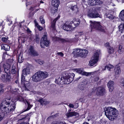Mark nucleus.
<instances>
[{
	"label": "nucleus",
	"mask_w": 124,
	"mask_h": 124,
	"mask_svg": "<svg viewBox=\"0 0 124 124\" xmlns=\"http://www.w3.org/2000/svg\"><path fill=\"white\" fill-rule=\"evenodd\" d=\"M99 78L98 77H96L94 78V80L96 81H97L98 80Z\"/></svg>",
	"instance_id": "nucleus-55"
},
{
	"label": "nucleus",
	"mask_w": 124,
	"mask_h": 124,
	"mask_svg": "<svg viewBox=\"0 0 124 124\" xmlns=\"http://www.w3.org/2000/svg\"><path fill=\"white\" fill-rule=\"evenodd\" d=\"M26 75H25L23 74L22 73L20 87L23 91H29L30 88V83L26 81L25 80V76Z\"/></svg>",
	"instance_id": "nucleus-5"
},
{
	"label": "nucleus",
	"mask_w": 124,
	"mask_h": 124,
	"mask_svg": "<svg viewBox=\"0 0 124 124\" xmlns=\"http://www.w3.org/2000/svg\"><path fill=\"white\" fill-rule=\"evenodd\" d=\"M62 80V77H61L60 78V77H59L57 78L56 79L55 82L57 84H60L62 83L61 81Z\"/></svg>",
	"instance_id": "nucleus-32"
},
{
	"label": "nucleus",
	"mask_w": 124,
	"mask_h": 124,
	"mask_svg": "<svg viewBox=\"0 0 124 124\" xmlns=\"http://www.w3.org/2000/svg\"><path fill=\"white\" fill-rule=\"evenodd\" d=\"M49 41L47 39L46 33H45L40 41V46L42 48H44V46H47L49 45Z\"/></svg>",
	"instance_id": "nucleus-8"
},
{
	"label": "nucleus",
	"mask_w": 124,
	"mask_h": 124,
	"mask_svg": "<svg viewBox=\"0 0 124 124\" xmlns=\"http://www.w3.org/2000/svg\"><path fill=\"white\" fill-rule=\"evenodd\" d=\"M40 2L41 3H43L44 2L42 1H40Z\"/></svg>",
	"instance_id": "nucleus-64"
},
{
	"label": "nucleus",
	"mask_w": 124,
	"mask_h": 124,
	"mask_svg": "<svg viewBox=\"0 0 124 124\" xmlns=\"http://www.w3.org/2000/svg\"><path fill=\"white\" fill-rule=\"evenodd\" d=\"M119 31L121 33L124 31V24H121L119 26Z\"/></svg>",
	"instance_id": "nucleus-30"
},
{
	"label": "nucleus",
	"mask_w": 124,
	"mask_h": 124,
	"mask_svg": "<svg viewBox=\"0 0 124 124\" xmlns=\"http://www.w3.org/2000/svg\"><path fill=\"white\" fill-rule=\"evenodd\" d=\"M8 38L3 37L2 38V41L3 42H8Z\"/></svg>",
	"instance_id": "nucleus-42"
},
{
	"label": "nucleus",
	"mask_w": 124,
	"mask_h": 124,
	"mask_svg": "<svg viewBox=\"0 0 124 124\" xmlns=\"http://www.w3.org/2000/svg\"><path fill=\"white\" fill-rule=\"evenodd\" d=\"M60 17L56 18L53 21L52 23L51 24V29L52 30H55V23L56 21L58 20L59 18H60Z\"/></svg>",
	"instance_id": "nucleus-25"
},
{
	"label": "nucleus",
	"mask_w": 124,
	"mask_h": 124,
	"mask_svg": "<svg viewBox=\"0 0 124 124\" xmlns=\"http://www.w3.org/2000/svg\"><path fill=\"white\" fill-rule=\"evenodd\" d=\"M52 5L54 6L53 9L51 10L52 13L56 12L60 4V1L59 0H53L52 2Z\"/></svg>",
	"instance_id": "nucleus-10"
},
{
	"label": "nucleus",
	"mask_w": 124,
	"mask_h": 124,
	"mask_svg": "<svg viewBox=\"0 0 124 124\" xmlns=\"http://www.w3.org/2000/svg\"><path fill=\"white\" fill-rule=\"evenodd\" d=\"M114 68V66L112 65L109 64L107 65L105 67V69H104L103 68V70H105L106 68L109 70H110L111 69H112Z\"/></svg>",
	"instance_id": "nucleus-31"
},
{
	"label": "nucleus",
	"mask_w": 124,
	"mask_h": 124,
	"mask_svg": "<svg viewBox=\"0 0 124 124\" xmlns=\"http://www.w3.org/2000/svg\"><path fill=\"white\" fill-rule=\"evenodd\" d=\"M73 23V22L72 21L70 22V23L69 22H66L63 26V29L67 31L71 30L73 29V27L71 25Z\"/></svg>",
	"instance_id": "nucleus-12"
},
{
	"label": "nucleus",
	"mask_w": 124,
	"mask_h": 124,
	"mask_svg": "<svg viewBox=\"0 0 124 124\" xmlns=\"http://www.w3.org/2000/svg\"><path fill=\"white\" fill-rule=\"evenodd\" d=\"M20 98L18 97L17 98L15 99V101H16L18 100H20L19 99V98Z\"/></svg>",
	"instance_id": "nucleus-59"
},
{
	"label": "nucleus",
	"mask_w": 124,
	"mask_h": 124,
	"mask_svg": "<svg viewBox=\"0 0 124 124\" xmlns=\"http://www.w3.org/2000/svg\"><path fill=\"white\" fill-rule=\"evenodd\" d=\"M71 9L72 10H77V6L76 5H74V6L72 7L71 8Z\"/></svg>",
	"instance_id": "nucleus-46"
},
{
	"label": "nucleus",
	"mask_w": 124,
	"mask_h": 124,
	"mask_svg": "<svg viewBox=\"0 0 124 124\" xmlns=\"http://www.w3.org/2000/svg\"><path fill=\"white\" fill-rule=\"evenodd\" d=\"M87 82L86 81H85L82 82L81 85L79 86V88L80 90H83L85 89L86 88V85Z\"/></svg>",
	"instance_id": "nucleus-23"
},
{
	"label": "nucleus",
	"mask_w": 124,
	"mask_h": 124,
	"mask_svg": "<svg viewBox=\"0 0 124 124\" xmlns=\"http://www.w3.org/2000/svg\"><path fill=\"white\" fill-rule=\"evenodd\" d=\"M16 104L8 99H4L1 103L0 107V121L5 115H8L11 111H14L16 108Z\"/></svg>",
	"instance_id": "nucleus-1"
},
{
	"label": "nucleus",
	"mask_w": 124,
	"mask_h": 124,
	"mask_svg": "<svg viewBox=\"0 0 124 124\" xmlns=\"http://www.w3.org/2000/svg\"><path fill=\"white\" fill-rule=\"evenodd\" d=\"M124 50V49L123 46L122 45H119L118 47V52L119 54H122Z\"/></svg>",
	"instance_id": "nucleus-36"
},
{
	"label": "nucleus",
	"mask_w": 124,
	"mask_h": 124,
	"mask_svg": "<svg viewBox=\"0 0 124 124\" xmlns=\"http://www.w3.org/2000/svg\"><path fill=\"white\" fill-rule=\"evenodd\" d=\"M75 75L73 73H64L63 76V78L65 80L63 81L64 84H69L73 80Z\"/></svg>",
	"instance_id": "nucleus-6"
},
{
	"label": "nucleus",
	"mask_w": 124,
	"mask_h": 124,
	"mask_svg": "<svg viewBox=\"0 0 124 124\" xmlns=\"http://www.w3.org/2000/svg\"><path fill=\"white\" fill-rule=\"evenodd\" d=\"M26 102L28 104V107L26 109L24 110L23 111L22 113H23V112L29 110L32 106V105L30 104V103L29 102V101H26Z\"/></svg>",
	"instance_id": "nucleus-35"
},
{
	"label": "nucleus",
	"mask_w": 124,
	"mask_h": 124,
	"mask_svg": "<svg viewBox=\"0 0 124 124\" xmlns=\"http://www.w3.org/2000/svg\"><path fill=\"white\" fill-rule=\"evenodd\" d=\"M6 73L5 75H3L1 76V78L3 81L4 82H8L10 81L11 77L10 74H8Z\"/></svg>",
	"instance_id": "nucleus-17"
},
{
	"label": "nucleus",
	"mask_w": 124,
	"mask_h": 124,
	"mask_svg": "<svg viewBox=\"0 0 124 124\" xmlns=\"http://www.w3.org/2000/svg\"><path fill=\"white\" fill-rule=\"evenodd\" d=\"M96 93L98 95H103L105 93V88L103 87H99L96 90Z\"/></svg>",
	"instance_id": "nucleus-16"
},
{
	"label": "nucleus",
	"mask_w": 124,
	"mask_h": 124,
	"mask_svg": "<svg viewBox=\"0 0 124 124\" xmlns=\"http://www.w3.org/2000/svg\"><path fill=\"white\" fill-rule=\"evenodd\" d=\"M5 87L2 84H0V95L3 94L4 92Z\"/></svg>",
	"instance_id": "nucleus-29"
},
{
	"label": "nucleus",
	"mask_w": 124,
	"mask_h": 124,
	"mask_svg": "<svg viewBox=\"0 0 124 124\" xmlns=\"http://www.w3.org/2000/svg\"><path fill=\"white\" fill-rule=\"evenodd\" d=\"M18 59V62L19 63H21L22 62L23 58V54L21 53L19 55Z\"/></svg>",
	"instance_id": "nucleus-33"
},
{
	"label": "nucleus",
	"mask_w": 124,
	"mask_h": 124,
	"mask_svg": "<svg viewBox=\"0 0 124 124\" xmlns=\"http://www.w3.org/2000/svg\"><path fill=\"white\" fill-rule=\"evenodd\" d=\"M38 101L40 102L41 104L46 105L49 103V102L47 101H46L43 99H39L38 100Z\"/></svg>",
	"instance_id": "nucleus-28"
},
{
	"label": "nucleus",
	"mask_w": 124,
	"mask_h": 124,
	"mask_svg": "<svg viewBox=\"0 0 124 124\" xmlns=\"http://www.w3.org/2000/svg\"><path fill=\"white\" fill-rule=\"evenodd\" d=\"M40 19L41 24H44L45 23V20L43 18V16H41L40 17Z\"/></svg>",
	"instance_id": "nucleus-40"
},
{
	"label": "nucleus",
	"mask_w": 124,
	"mask_h": 124,
	"mask_svg": "<svg viewBox=\"0 0 124 124\" xmlns=\"http://www.w3.org/2000/svg\"><path fill=\"white\" fill-rule=\"evenodd\" d=\"M119 17L121 21L124 22V9L122 10L120 12Z\"/></svg>",
	"instance_id": "nucleus-27"
},
{
	"label": "nucleus",
	"mask_w": 124,
	"mask_h": 124,
	"mask_svg": "<svg viewBox=\"0 0 124 124\" xmlns=\"http://www.w3.org/2000/svg\"><path fill=\"white\" fill-rule=\"evenodd\" d=\"M74 23V24L76 26H78V24H79L80 22H78L77 23H76L75 22H74V23L73 22V23Z\"/></svg>",
	"instance_id": "nucleus-48"
},
{
	"label": "nucleus",
	"mask_w": 124,
	"mask_h": 124,
	"mask_svg": "<svg viewBox=\"0 0 124 124\" xmlns=\"http://www.w3.org/2000/svg\"><path fill=\"white\" fill-rule=\"evenodd\" d=\"M108 51L109 53L111 54L114 52V49L112 47H110L108 49Z\"/></svg>",
	"instance_id": "nucleus-39"
},
{
	"label": "nucleus",
	"mask_w": 124,
	"mask_h": 124,
	"mask_svg": "<svg viewBox=\"0 0 124 124\" xmlns=\"http://www.w3.org/2000/svg\"><path fill=\"white\" fill-rule=\"evenodd\" d=\"M9 61V63L8 64L10 65H12V68L11 73L12 74H15L16 72V71L15 70V66H14V64L15 63V62L12 59H9L8 60Z\"/></svg>",
	"instance_id": "nucleus-14"
},
{
	"label": "nucleus",
	"mask_w": 124,
	"mask_h": 124,
	"mask_svg": "<svg viewBox=\"0 0 124 124\" xmlns=\"http://www.w3.org/2000/svg\"><path fill=\"white\" fill-rule=\"evenodd\" d=\"M90 22L91 23L90 25L92 29H95L102 32L105 31L104 28L101 25L100 22H93L92 21H90Z\"/></svg>",
	"instance_id": "nucleus-7"
},
{
	"label": "nucleus",
	"mask_w": 124,
	"mask_h": 124,
	"mask_svg": "<svg viewBox=\"0 0 124 124\" xmlns=\"http://www.w3.org/2000/svg\"><path fill=\"white\" fill-rule=\"evenodd\" d=\"M26 31L28 33H30L31 32V31L28 28H27V29L26 30Z\"/></svg>",
	"instance_id": "nucleus-52"
},
{
	"label": "nucleus",
	"mask_w": 124,
	"mask_h": 124,
	"mask_svg": "<svg viewBox=\"0 0 124 124\" xmlns=\"http://www.w3.org/2000/svg\"><path fill=\"white\" fill-rule=\"evenodd\" d=\"M35 61L40 65H42L45 63L44 61L40 59L36 60Z\"/></svg>",
	"instance_id": "nucleus-37"
},
{
	"label": "nucleus",
	"mask_w": 124,
	"mask_h": 124,
	"mask_svg": "<svg viewBox=\"0 0 124 124\" xmlns=\"http://www.w3.org/2000/svg\"><path fill=\"white\" fill-rule=\"evenodd\" d=\"M33 35L31 34V33H29L28 34V38L30 40H31L33 38Z\"/></svg>",
	"instance_id": "nucleus-41"
},
{
	"label": "nucleus",
	"mask_w": 124,
	"mask_h": 124,
	"mask_svg": "<svg viewBox=\"0 0 124 124\" xmlns=\"http://www.w3.org/2000/svg\"><path fill=\"white\" fill-rule=\"evenodd\" d=\"M83 124H89L87 122H85V123H83Z\"/></svg>",
	"instance_id": "nucleus-62"
},
{
	"label": "nucleus",
	"mask_w": 124,
	"mask_h": 124,
	"mask_svg": "<svg viewBox=\"0 0 124 124\" xmlns=\"http://www.w3.org/2000/svg\"><path fill=\"white\" fill-rule=\"evenodd\" d=\"M1 49H3L6 51H8L9 50L10 46L7 45L2 44L1 45Z\"/></svg>",
	"instance_id": "nucleus-26"
},
{
	"label": "nucleus",
	"mask_w": 124,
	"mask_h": 124,
	"mask_svg": "<svg viewBox=\"0 0 124 124\" xmlns=\"http://www.w3.org/2000/svg\"><path fill=\"white\" fill-rule=\"evenodd\" d=\"M84 34L83 33H80L79 34V35H80V36H81L82 35H84Z\"/></svg>",
	"instance_id": "nucleus-61"
},
{
	"label": "nucleus",
	"mask_w": 124,
	"mask_h": 124,
	"mask_svg": "<svg viewBox=\"0 0 124 124\" xmlns=\"http://www.w3.org/2000/svg\"><path fill=\"white\" fill-rule=\"evenodd\" d=\"M104 46L106 47L108 49L109 48V47H110L109 45V42H107L106 43L104 44Z\"/></svg>",
	"instance_id": "nucleus-43"
},
{
	"label": "nucleus",
	"mask_w": 124,
	"mask_h": 124,
	"mask_svg": "<svg viewBox=\"0 0 124 124\" xmlns=\"http://www.w3.org/2000/svg\"><path fill=\"white\" fill-rule=\"evenodd\" d=\"M36 24L37 26H37L38 30L39 31H41L43 29V28H42L38 24V23H37Z\"/></svg>",
	"instance_id": "nucleus-44"
},
{
	"label": "nucleus",
	"mask_w": 124,
	"mask_h": 124,
	"mask_svg": "<svg viewBox=\"0 0 124 124\" xmlns=\"http://www.w3.org/2000/svg\"><path fill=\"white\" fill-rule=\"evenodd\" d=\"M118 114L117 110L115 108L108 107L106 108L105 114L110 120L112 121L116 118Z\"/></svg>",
	"instance_id": "nucleus-2"
},
{
	"label": "nucleus",
	"mask_w": 124,
	"mask_h": 124,
	"mask_svg": "<svg viewBox=\"0 0 124 124\" xmlns=\"http://www.w3.org/2000/svg\"><path fill=\"white\" fill-rule=\"evenodd\" d=\"M58 124H67L64 122H58Z\"/></svg>",
	"instance_id": "nucleus-49"
},
{
	"label": "nucleus",
	"mask_w": 124,
	"mask_h": 124,
	"mask_svg": "<svg viewBox=\"0 0 124 124\" xmlns=\"http://www.w3.org/2000/svg\"><path fill=\"white\" fill-rule=\"evenodd\" d=\"M88 52V51L85 49H77L74 51V54L82 57L86 56Z\"/></svg>",
	"instance_id": "nucleus-9"
},
{
	"label": "nucleus",
	"mask_w": 124,
	"mask_h": 124,
	"mask_svg": "<svg viewBox=\"0 0 124 124\" xmlns=\"http://www.w3.org/2000/svg\"><path fill=\"white\" fill-rule=\"evenodd\" d=\"M75 37L76 38V41H77L78 40V38L79 37V36L78 35H75Z\"/></svg>",
	"instance_id": "nucleus-56"
},
{
	"label": "nucleus",
	"mask_w": 124,
	"mask_h": 124,
	"mask_svg": "<svg viewBox=\"0 0 124 124\" xmlns=\"http://www.w3.org/2000/svg\"><path fill=\"white\" fill-rule=\"evenodd\" d=\"M69 107L70 108H73L74 107V105L71 104H70L69 105Z\"/></svg>",
	"instance_id": "nucleus-51"
},
{
	"label": "nucleus",
	"mask_w": 124,
	"mask_h": 124,
	"mask_svg": "<svg viewBox=\"0 0 124 124\" xmlns=\"http://www.w3.org/2000/svg\"><path fill=\"white\" fill-rule=\"evenodd\" d=\"M100 0H89L88 3L91 5H99L102 3Z\"/></svg>",
	"instance_id": "nucleus-15"
},
{
	"label": "nucleus",
	"mask_w": 124,
	"mask_h": 124,
	"mask_svg": "<svg viewBox=\"0 0 124 124\" xmlns=\"http://www.w3.org/2000/svg\"><path fill=\"white\" fill-rule=\"evenodd\" d=\"M121 84L123 86L124 88V79L123 80L122 82L121 83Z\"/></svg>",
	"instance_id": "nucleus-54"
},
{
	"label": "nucleus",
	"mask_w": 124,
	"mask_h": 124,
	"mask_svg": "<svg viewBox=\"0 0 124 124\" xmlns=\"http://www.w3.org/2000/svg\"><path fill=\"white\" fill-rule=\"evenodd\" d=\"M39 36L37 35L36 36V41L37 43H39Z\"/></svg>",
	"instance_id": "nucleus-45"
},
{
	"label": "nucleus",
	"mask_w": 124,
	"mask_h": 124,
	"mask_svg": "<svg viewBox=\"0 0 124 124\" xmlns=\"http://www.w3.org/2000/svg\"><path fill=\"white\" fill-rule=\"evenodd\" d=\"M75 71L80 74L86 76H88L91 74V72H87L84 71L81 69H75Z\"/></svg>",
	"instance_id": "nucleus-18"
},
{
	"label": "nucleus",
	"mask_w": 124,
	"mask_h": 124,
	"mask_svg": "<svg viewBox=\"0 0 124 124\" xmlns=\"http://www.w3.org/2000/svg\"><path fill=\"white\" fill-rule=\"evenodd\" d=\"M29 54L31 55L37 56L38 55V53L34 50L33 46H31L28 50Z\"/></svg>",
	"instance_id": "nucleus-19"
},
{
	"label": "nucleus",
	"mask_w": 124,
	"mask_h": 124,
	"mask_svg": "<svg viewBox=\"0 0 124 124\" xmlns=\"http://www.w3.org/2000/svg\"><path fill=\"white\" fill-rule=\"evenodd\" d=\"M57 54L62 57L64 55V54L62 52L57 53Z\"/></svg>",
	"instance_id": "nucleus-47"
},
{
	"label": "nucleus",
	"mask_w": 124,
	"mask_h": 124,
	"mask_svg": "<svg viewBox=\"0 0 124 124\" xmlns=\"http://www.w3.org/2000/svg\"><path fill=\"white\" fill-rule=\"evenodd\" d=\"M34 14V13H33L32 12H30L29 13V16L30 17H32L33 16Z\"/></svg>",
	"instance_id": "nucleus-50"
},
{
	"label": "nucleus",
	"mask_w": 124,
	"mask_h": 124,
	"mask_svg": "<svg viewBox=\"0 0 124 124\" xmlns=\"http://www.w3.org/2000/svg\"><path fill=\"white\" fill-rule=\"evenodd\" d=\"M115 70H116L115 73L116 75H118L121 73V70L120 67H118L116 68L115 69Z\"/></svg>",
	"instance_id": "nucleus-34"
},
{
	"label": "nucleus",
	"mask_w": 124,
	"mask_h": 124,
	"mask_svg": "<svg viewBox=\"0 0 124 124\" xmlns=\"http://www.w3.org/2000/svg\"><path fill=\"white\" fill-rule=\"evenodd\" d=\"M47 76V73L46 72L39 71L33 76L32 80L34 82H38L46 78Z\"/></svg>",
	"instance_id": "nucleus-3"
},
{
	"label": "nucleus",
	"mask_w": 124,
	"mask_h": 124,
	"mask_svg": "<svg viewBox=\"0 0 124 124\" xmlns=\"http://www.w3.org/2000/svg\"><path fill=\"white\" fill-rule=\"evenodd\" d=\"M7 88L8 89V91L9 92H12L13 93H15L16 94H19L20 93V91H19L18 88L14 89L12 90L13 92H12V89H11V88L10 86L8 87Z\"/></svg>",
	"instance_id": "nucleus-21"
},
{
	"label": "nucleus",
	"mask_w": 124,
	"mask_h": 124,
	"mask_svg": "<svg viewBox=\"0 0 124 124\" xmlns=\"http://www.w3.org/2000/svg\"><path fill=\"white\" fill-rule=\"evenodd\" d=\"M88 17L92 18L100 17V15L95 10L90 11L88 13Z\"/></svg>",
	"instance_id": "nucleus-13"
},
{
	"label": "nucleus",
	"mask_w": 124,
	"mask_h": 124,
	"mask_svg": "<svg viewBox=\"0 0 124 124\" xmlns=\"http://www.w3.org/2000/svg\"><path fill=\"white\" fill-rule=\"evenodd\" d=\"M36 6H35L34 7H31L30 8V9L31 10H34V8H35Z\"/></svg>",
	"instance_id": "nucleus-53"
},
{
	"label": "nucleus",
	"mask_w": 124,
	"mask_h": 124,
	"mask_svg": "<svg viewBox=\"0 0 124 124\" xmlns=\"http://www.w3.org/2000/svg\"><path fill=\"white\" fill-rule=\"evenodd\" d=\"M39 9H36L34 11V13H35L37 11H38V10H39Z\"/></svg>",
	"instance_id": "nucleus-57"
},
{
	"label": "nucleus",
	"mask_w": 124,
	"mask_h": 124,
	"mask_svg": "<svg viewBox=\"0 0 124 124\" xmlns=\"http://www.w3.org/2000/svg\"><path fill=\"white\" fill-rule=\"evenodd\" d=\"M10 65L8 63L3 64L2 67L1 64H0V72L2 71L3 69L6 73H10Z\"/></svg>",
	"instance_id": "nucleus-11"
},
{
	"label": "nucleus",
	"mask_w": 124,
	"mask_h": 124,
	"mask_svg": "<svg viewBox=\"0 0 124 124\" xmlns=\"http://www.w3.org/2000/svg\"><path fill=\"white\" fill-rule=\"evenodd\" d=\"M122 39L124 40V34L123 36L122 37Z\"/></svg>",
	"instance_id": "nucleus-63"
},
{
	"label": "nucleus",
	"mask_w": 124,
	"mask_h": 124,
	"mask_svg": "<svg viewBox=\"0 0 124 124\" xmlns=\"http://www.w3.org/2000/svg\"><path fill=\"white\" fill-rule=\"evenodd\" d=\"M101 54L100 50H96L92 57L91 60L89 62V65L90 66H95L97 65Z\"/></svg>",
	"instance_id": "nucleus-4"
},
{
	"label": "nucleus",
	"mask_w": 124,
	"mask_h": 124,
	"mask_svg": "<svg viewBox=\"0 0 124 124\" xmlns=\"http://www.w3.org/2000/svg\"><path fill=\"white\" fill-rule=\"evenodd\" d=\"M108 86L109 91L111 92L114 89V82L112 81H109L108 84Z\"/></svg>",
	"instance_id": "nucleus-20"
},
{
	"label": "nucleus",
	"mask_w": 124,
	"mask_h": 124,
	"mask_svg": "<svg viewBox=\"0 0 124 124\" xmlns=\"http://www.w3.org/2000/svg\"><path fill=\"white\" fill-rule=\"evenodd\" d=\"M66 115L68 117H71L74 116H78V113L74 112L67 113Z\"/></svg>",
	"instance_id": "nucleus-24"
},
{
	"label": "nucleus",
	"mask_w": 124,
	"mask_h": 124,
	"mask_svg": "<svg viewBox=\"0 0 124 124\" xmlns=\"http://www.w3.org/2000/svg\"><path fill=\"white\" fill-rule=\"evenodd\" d=\"M31 67L30 66H29L27 67L26 68L24 69L22 71L23 74L27 75L29 74L30 73V70Z\"/></svg>",
	"instance_id": "nucleus-22"
},
{
	"label": "nucleus",
	"mask_w": 124,
	"mask_h": 124,
	"mask_svg": "<svg viewBox=\"0 0 124 124\" xmlns=\"http://www.w3.org/2000/svg\"><path fill=\"white\" fill-rule=\"evenodd\" d=\"M106 17L107 18H108L109 19H113L114 18V16L113 15L110 14H106Z\"/></svg>",
	"instance_id": "nucleus-38"
},
{
	"label": "nucleus",
	"mask_w": 124,
	"mask_h": 124,
	"mask_svg": "<svg viewBox=\"0 0 124 124\" xmlns=\"http://www.w3.org/2000/svg\"><path fill=\"white\" fill-rule=\"evenodd\" d=\"M34 23H35V25L36 26H37V24H36L37 23H37V22H36V20H34Z\"/></svg>",
	"instance_id": "nucleus-58"
},
{
	"label": "nucleus",
	"mask_w": 124,
	"mask_h": 124,
	"mask_svg": "<svg viewBox=\"0 0 124 124\" xmlns=\"http://www.w3.org/2000/svg\"><path fill=\"white\" fill-rule=\"evenodd\" d=\"M30 4V3H29V2H27L26 3V6H27V5H29V4Z\"/></svg>",
	"instance_id": "nucleus-60"
}]
</instances>
